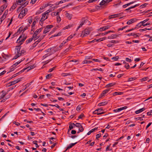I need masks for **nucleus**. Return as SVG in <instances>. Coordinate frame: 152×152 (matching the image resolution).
I'll use <instances>...</instances> for the list:
<instances>
[{
	"instance_id": "nucleus-1",
	"label": "nucleus",
	"mask_w": 152,
	"mask_h": 152,
	"mask_svg": "<svg viewBox=\"0 0 152 152\" xmlns=\"http://www.w3.org/2000/svg\"><path fill=\"white\" fill-rule=\"evenodd\" d=\"M91 28L86 29L85 30L82 31L81 36L83 37L86 36V35L89 34L91 30Z\"/></svg>"
},
{
	"instance_id": "nucleus-2",
	"label": "nucleus",
	"mask_w": 152,
	"mask_h": 152,
	"mask_svg": "<svg viewBox=\"0 0 152 152\" xmlns=\"http://www.w3.org/2000/svg\"><path fill=\"white\" fill-rule=\"evenodd\" d=\"M123 14H124V13L122 12H121L120 13L113 15L110 16H109V18L110 19H111L112 18L119 17L120 16H123Z\"/></svg>"
},
{
	"instance_id": "nucleus-3",
	"label": "nucleus",
	"mask_w": 152,
	"mask_h": 152,
	"mask_svg": "<svg viewBox=\"0 0 152 152\" xmlns=\"http://www.w3.org/2000/svg\"><path fill=\"white\" fill-rule=\"evenodd\" d=\"M53 26L52 25H48L46 26V28L44 29L43 31L44 34H45L50 31V29L53 27Z\"/></svg>"
},
{
	"instance_id": "nucleus-4",
	"label": "nucleus",
	"mask_w": 152,
	"mask_h": 152,
	"mask_svg": "<svg viewBox=\"0 0 152 152\" xmlns=\"http://www.w3.org/2000/svg\"><path fill=\"white\" fill-rule=\"evenodd\" d=\"M127 107V106H124L122 107H121L119 108L114 109L113 110V111L115 113L118 112L123 110L126 109Z\"/></svg>"
},
{
	"instance_id": "nucleus-5",
	"label": "nucleus",
	"mask_w": 152,
	"mask_h": 152,
	"mask_svg": "<svg viewBox=\"0 0 152 152\" xmlns=\"http://www.w3.org/2000/svg\"><path fill=\"white\" fill-rule=\"evenodd\" d=\"M122 2L121 0H118L115 2V4L113 5V7L115 8L118 7L121 5Z\"/></svg>"
},
{
	"instance_id": "nucleus-6",
	"label": "nucleus",
	"mask_w": 152,
	"mask_h": 152,
	"mask_svg": "<svg viewBox=\"0 0 152 152\" xmlns=\"http://www.w3.org/2000/svg\"><path fill=\"white\" fill-rule=\"evenodd\" d=\"M1 93H2L1 95L0 96V99H2L8 93V91L6 92L4 90H2L1 92Z\"/></svg>"
},
{
	"instance_id": "nucleus-7",
	"label": "nucleus",
	"mask_w": 152,
	"mask_h": 152,
	"mask_svg": "<svg viewBox=\"0 0 152 152\" xmlns=\"http://www.w3.org/2000/svg\"><path fill=\"white\" fill-rule=\"evenodd\" d=\"M110 90V89H107L103 91L102 93H101L100 96L99 97V98H101L102 96H104V95L106 94Z\"/></svg>"
},
{
	"instance_id": "nucleus-8",
	"label": "nucleus",
	"mask_w": 152,
	"mask_h": 152,
	"mask_svg": "<svg viewBox=\"0 0 152 152\" xmlns=\"http://www.w3.org/2000/svg\"><path fill=\"white\" fill-rule=\"evenodd\" d=\"M112 26L109 25L106 26H104L102 28H100V30L101 31H105L106 30L108 29Z\"/></svg>"
},
{
	"instance_id": "nucleus-9",
	"label": "nucleus",
	"mask_w": 152,
	"mask_h": 152,
	"mask_svg": "<svg viewBox=\"0 0 152 152\" xmlns=\"http://www.w3.org/2000/svg\"><path fill=\"white\" fill-rule=\"evenodd\" d=\"M48 18V17L47 15H46L44 13L42 14V17L41 18L40 21L41 22H43L46 19Z\"/></svg>"
},
{
	"instance_id": "nucleus-10",
	"label": "nucleus",
	"mask_w": 152,
	"mask_h": 152,
	"mask_svg": "<svg viewBox=\"0 0 152 152\" xmlns=\"http://www.w3.org/2000/svg\"><path fill=\"white\" fill-rule=\"evenodd\" d=\"M136 20V19L135 18L132 19L128 20L126 23V24L128 25H130L132 23L135 22Z\"/></svg>"
},
{
	"instance_id": "nucleus-11",
	"label": "nucleus",
	"mask_w": 152,
	"mask_h": 152,
	"mask_svg": "<svg viewBox=\"0 0 152 152\" xmlns=\"http://www.w3.org/2000/svg\"><path fill=\"white\" fill-rule=\"evenodd\" d=\"M7 7V5L6 4H4L1 6L0 7V10L2 12H3L6 9Z\"/></svg>"
},
{
	"instance_id": "nucleus-12",
	"label": "nucleus",
	"mask_w": 152,
	"mask_h": 152,
	"mask_svg": "<svg viewBox=\"0 0 152 152\" xmlns=\"http://www.w3.org/2000/svg\"><path fill=\"white\" fill-rule=\"evenodd\" d=\"M118 36L117 34H113L111 36H108L107 38L108 39H113L116 38Z\"/></svg>"
},
{
	"instance_id": "nucleus-13",
	"label": "nucleus",
	"mask_w": 152,
	"mask_h": 152,
	"mask_svg": "<svg viewBox=\"0 0 152 152\" xmlns=\"http://www.w3.org/2000/svg\"><path fill=\"white\" fill-rule=\"evenodd\" d=\"M104 1H104V0H103L101 1L99 4V5L102 6L103 8H106V6Z\"/></svg>"
},
{
	"instance_id": "nucleus-14",
	"label": "nucleus",
	"mask_w": 152,
	"mask_h": 152,
	"mask_svg": "<svg viewBox=\"0 0 152 152\" xmlns=\"http://www.w3.org/2000/svg\"><path fill=\"white\" fill-rule=\"evenodd\" d=\"M145 107H143L142 108L136 111L135 113L136 114H137L145 110Z\"/></svg>"
},
{
	"instance_id": "nucleus-15",
	"label": "nucleus",
	"mask_w": 152,
	"mask_h": 152,
	"mask_svg": "<svg viewBox=\"0 0 152 152\" xmlns=\"http://www.w3.org/2000/svg\"><path fill=\"white\" fill-rule=\"evenodd\" d=\"M77 142H76L75 143H72L69 144L67 147V149H69L71 148H72L73 146H74L77 143Z\"/></svg>"
},
{
	"instance_id": "nucleus-16",
	"label": "nucleus",
	"mask_w": 152,
	"mask_h": 152,
	"mask_svg": "<svg viewBox=\"0 0 152 152\" xmlns=\"http://www.w3.org/2000/svg\"><path fill=\"white\" fill-rule=\"evenodd\" d=\"M108 102H102L99 103L98 104V106H104L106 105L107 104Z\"/></svg>"
},
{
	"instance_id": "nucleus-17",
	"label": "nucleus",
	"mask_w": 152,
	"mask_h": 152,
	"mask_svg": "<svg viewBox=\"0 0 152 152\" xmlns=\"http://www.w3.org/2000/svg\"><path fill=\"white\" fill-rule=\"evenodd\" d=\"M38 34H36V33H34L32 37L33 39L34 38H36V39H37L39 38V36H37Z\"/></svg>"
},
{
	"instance_id": "nucleus-18",
	"label": "nucleus",
	"mask_w": 152,
	"mask_h": 152,
	"mask_svg": "<svg viewBox=\"0 0 152 152\" xmlns=\"http://www.w3.org/2000/svg\"><path fill=\"white\" fill-rule=\"evenodd\" d=\"M66 17H67L69 20H71L72 17V15L69 14V13L67 12L66 15Z\"/></svg>"
},
{
	"instance_id": "nucleus-19",
	"label": "nucleus",
	"mask_w": 152,
	"mask_h": 152,
	"mask_svg": "<svg viewBox=\"0 0 152 152\" xmlns=\"http://www.w3.org/2000/svg\"><path fill=\"white\" fill-rule=\"evenodd\" d=\"M21 46L20 45H19L18 46H16V49L17 50V53H19L20 52V49L21 48Z\"/></svg>"
},
{
	"instance_id": "nucleus-20",
	"label": "nucleus",
	"mask_w": 152,
	"mask_h": 152,
	"mask_svg": "<svg viewBox=\"0 0 152 152\" xmlns=\"http://www.w3.org/2000/svg\"><path fill=\"white\" fill-rule=\"evenodd\" d=\"M17 82H16V81L15 80L12 81L8 83V84L9 85L8 86H10L13 85H15V84L17 83Z\"/></svg>"
},
{
	"instance_id": "nucleus-21",
	"label": "nucleus",
	"mask_w": 152,
	"mask_h": 152,
	"mask_svg": "<svg viewBox=\"0 0 152 152\" xmlns=\"http://www.w3.org/2000/svg\"><path fill=\"white\" fill-rule=\"evenodd\" d=\"M72 125L74 126H76V127H79L81 126V124L80 123H76V124H75L74 123H72Z\"/></svg>"
},
{
	"instance_id": "nucleus-22",
	"label": "nucleus",
	"mask_w": 152,
	"mask_h": 152,
	"mask_svg": "<svg viewBox=\"0 0 152 152\" xmlns=\"http://www.w3.org/2000/svg\"><path fill=\"white\" fill-rule=\"evenodd\" d=\"M115 84L114 83H111L109 84H108L106 86H105V87L106 88H109L110 87H112L113 85H114Z\"/></svg>"
},
{
	"instance_id": "nucleus-23",
	"label": "nucleus",
	"mask_w": 152,
	"mask_h": 152,
	"mask_svg": "<svg viewBox=\"0 0 152 152\" xmlns=\"http://www.w3.org/2000/svg\"><path fill=\"white\" fill-rule=\"evenodd\" d=\"M74 24L72 23L71 24H70L69 25L66 26L65 28H64L65 29H68L70 28L73 27L74 26Z\"/></svg>"
},
{
	"instance_id": "nucleus-24",
	"label": "nucleus",
	"mask_w": 152,
	"mask_h": 152,
	"mask_svg": "<svg viewBox=\"0 0 152 152\" xmlns=\"http://www.w3.org/2000/svg\"><path fill=\"white\" fill-rule=\"evenodd\" d=\"M75 126L72 125V123H70L69 124V129H68V131L71 130Z\"/></svg>"
},
{
	"instance_id": "nucleus-25",
	"label": "nucleus",
	"mask_w": 152,
	"mask_h": 152,
	"mask_svg": "<svg viewBox=\"0 0 152 152\" xmlns=\"http://www.w3.org/2000/svg\"><path fill=\"white\" fill-rule=\"evenodd\" d=\"M103 110L101 108H98V109L96 110H95L93 112V114H97L98 113H99L97 112V111H99V110Z\"/></svg>"
},
{
	"instance_id": "nucleus-26",
	"label": "nucleus",
	"mask_w": 152,
	"mask_h": 152,
	"mask_svg": "<svg viewBox=\"0 0 152 152\" xmlns=\"http://www.w3.org/2000/svg\"><path fill=\"white\" fill-rule=\"evenodd\" d=\"M38 44V43L37 42H35L33 44L31 47V49H33L34 47H35Z\"/></svg>"
},
{
	"instance_id": "nucleus-27",
	"label": "nucleus",
	"mask_w": 152,
	"mask_h": 152,
	"mask_svg": "<svg viewBox=\"0 0 152 152\" xmlns=\"http://www.w3.org/2000/svg\"><path fill=\"white\" fill-rule=\"evenodd\" d=\"M92 62V61H91L84 60L83 61L82 64H90Z\"/></svg>"
},
{
	"instance_id": "nucleus-28",
	"label": "nucleus",
	"mask_w": 152,
	"mask_h": 152,
	"mask_svg": "<svg viewBox=\"0 0 152 152\" xmlns=\"http://www.w3.org/2000/svg\"><path fill=\"white\" fill-rule=\"evenodd\" d=\"M95 9L96 10V11L97 10H100L103 8V7L101 6H95Z\"/></svg>"
},
{
	"instance_id": "nucleus-29",
	"label": "nucleus",
	"mask_w": 152,
	"mask_h": 152,
	"mask_svg": "<svg viewBox=\"0 0 152 152\" xmlns=\"http://www.w3.org/2000/svg\"><path fill=\"white\" fill-rule=\"evenodd\" d=\"M21 56V54H19V53H17V54L15 56L13 57L12 60L16 59L18 58V57H20Z\"/></svg>"
},
{
	"instance_id": "nucleus-30",
	"label": "nucleus",
	"mask_w": 152,
	"mask_h": 152,
	"mask_svg": "<svg viewBox=\"0 0 152 152\" xmlns=\"http://www.w3.org/2000/svg\"><path fill=\"white\" fill-rule=\"evenodd\" d=\"M33 38H32V37L31 38H29L28 40H27L26 41V43L27 44L31 42L33 40Z\"/></svg>"
},
{
	"instance_id": "nucleus-31",
	"label": "nucleus",
	"mask_w": 152,
	"mask_h": 152,
	"mask_svg": "<svg viewBox=\"0 0 152 152\" xmlns=\"http://www.w3.org/2000/svg\"><path fill=\"white\" fill-rule=\"evenodd\" d=\"M28 1H27L24 3L22 4L21 6L23 8L25 7L28 4Z\"/></svg>"
},
{
	"instance_id": "nucleus-32",
	"label": "nucleus",
	"mask_w": 152,
	"mask_h": 152,
	"mask_svg": "<svg viewBox=\"0 0 152 152\" xmlns=\"http://www.w3.org/2000/svg\"><path fill=\"white\" fill-rule=\"evenodd\" d=\"M15 67V66H13V65H12L10 67V71L8 72H7V73H9L10 72H11L12 71H13L14 70V68Z\"/></svg>"
},
{
	"instance_id": "nucleus-33",
	"label": "nucleus",
	"mask_w": 152,
	"mask_h": 152,
	"mask_svg": "<svg viewBox=\"0 0 152 152\" xmlns=\"http://www.w3.org/2000/svg\"><path fill=\"white\" fill-rule=\"evenodd\" d=\"M42 28H41L39 29H37L34 33H36V34H38V33H40L41 31Z\"/></svg>"
},
{
	"instance_id": "nucleus-34",
	"label": "nucleus",
	"mask_w": 152,
	"mask_h": 152,
	"mask_svg": "<svg viewBox=\"0 0 152 152\" xmlns=\"http://www.w3.org/2000/svg\"><path fill=\"white\" fill-rule=\"evenodd\" d=\"M82 21L81 22H83V24L84 23H86L87 21H88V20L87 19H86V18H82Z\"/></svg>"
},
{
	"instance_id": "nucleus-35",
	"label": "nucleus",
	"mask_w": 152,
	"mask_h": 152,
	"mask_svg": "<svg viewBox=\"0 0 152 152\" xmlns=\"http://www.w3.org/2000/svg\"><path fill=\"white\" fill-rule=\"evenodd\" d=\"M123 94V93L121 92H115L113 94V95H121Z\"/></svg>"
},
{
	"instance_id": "nucleus-36",
	"label": "nucleus",
	"mask_w": 152,
	"mask_h": 152,
	"mask_svg": "<svg viewBox=\"0 0 152 152\" xmlns=\"http://www.w3.org/2000/svg\"><path fill=\"white\" fill-rule=\"evenodd\" d=\"M56 20L58 23H59L61 21V18L59 15L57 16Z\"/></svg>"
},
{
	"instance_id": "nucleus-37",
	"label": "nucleus",
	"mask_w": 152,
	"mask_h": 152,
	"mask_svg": "<svg viewBox=\"0 0 152 152\" xmlns=\"http://www.w3.org/2000/svg\"><path fill=\"white\" fill-rule=\"evenodd\" d=\"M19 75H20L19 72H18V73L12 76L11 77H10V79H11L14 77H15Z\"/></svg>"
},
{
	"instance_id": "nucleus-38",
	"label": "nucleus",
	"mask_w": 152,
	"mask_h": 152,
	"mask_svg": "<svg viewBox=\"0 0 152 152\" xmlns=\"http://www.w3.org/2000/svg\"><path fill=\"white\" fill-rule=\"evenodd\" d=\"M23 8L21 6L19 7L18 9L17 10V12L18 13L19 12L21 11L23 9Z\"/></svg>"
},
{
	"instance_id": "nucleus-39",
	"label": "nucleus",
	"mask_w": 152,
	"mask_h": 152,
	"mask_svg": "<svg viewBox=\"0 0 152 152\" xmlns=\"http://www.w3.org/2000/svg\"><path fill=\"white\" fill-rule=\"evenodd\" d=\"M142 26H143V23H141V22L140 23H138L136 26V27H138L139 28V27H141Z\"/></svg>"
},
{
	"instance_id": "nucleus-40",
	"label": "nucleus",
	"mask_w": 152,
	"mask_h": 152,
	"mask_svg": "<svg viewBox=\"0 0 152 152\" xmlns=\"http://www.w3.org/2000/svg\"><path fill=\"white\" fill-rule=\"evenodd\" d=\"M137 79L136 77H132L130 78H129L128 79V81H132L133 80H135Z\"/></svg>"
},
{
	"instance_id": "nucleus-41",
	"label": "nucleus",
	"mask_w": 152,
	"mask_h": 152,
	"mask_svg": "<svg viewBox=\"0 0 152 152\" xmlns=\"http://www.w3.org/2000/svg\"><path fill=\"white\" fill-rule=\"evenodd\" d=\"M16 7V4H13L12 7L10 8V10H14Z\"/></svg>"
},
{
	"instance_id": "nucleus-42",
	"label": "nucleus",
	"mask_w": 152,
	"mask_h": 152,
	"mask_svg": "<svg viewBox=\"0 0 152 152\" xmlns=\"http://www.w3.org/2000/svg\"><path fill=\"white\" fill-rule=\"evenodd\" d=\"M24 41V39H22L21 40H20L18 42L17 41V42L19 44H20V45H21L23 43Z\"/></svg>"
},
{
	"instance_id": "nucleus-43",
	"label": "nucleus",
	"mask_w": 152,
	"mask_h": 152,
	"mask_svg": "<svg viewBox=\"0 0 152 152\" xmlns=\"http://www.w3.org/2000/svg\"><path fill=\"white\" fill-rule=\"evenodd\" d=\"M30 26V25L28 24L27 26H26L23 29V31H24L28 28V27Z\"/></svg>"
},
{
	"instance_id": "nucleus-44",
	"label": "nucleus",
	"mask_w": 152,
	"mask_h": 152,
	"mask_svg": "<svg viewBox=\"0 0 152 152\" xmlns=\"http://www.w3.org/2000/svg\"><path fill=\"white\" fill-rule=\"evenodd\" d=\"M23 60H21V61H18L17 62H15L13 65V66H17L18 64H19L21 61H23Z\"/></svg>"
},
{
	"instance_id": "nucleus-45",
	"label": "nucleus",
	"mask_w": 152,
	"mask_h": 152,
	"mask_svg": "<svg viewBox=\"0 0 152 152\" xmlns=\"http://www.w3.org/2000/svg\"><path fill=\"white\" fill-rule=\"evenodd\" d=\"M113 1V0H104L105 1L104 2L105 3V4L106 5V6H107V4L110 2L112 1Z\"/></svg>"
},
{
	"instance_id": "nucleus-46",
	"label": "nucleus",
	"mask_w": 152,
	"mask_h": 152,
	"mask_svg": "<svg viewBox=\"0 0 152 152\" xmlns=\"http://www.w3.org/2000/svg\"><path fill=\"white\" fill-rule=\"evenodd\" d=\"M6 18V17L2 15L1 18L0 19V20L1 21V23H2V21Z\"/></svg>"
},
{
	"instance_id": "nucleus-47",
	"label": "nucleus",
	"mask_w": 152,
	"mask_h": 152,
	"mask_svg": "<svg viewBox=\"0 0 152 152\" xmlns=\"http://www.w3.org/2000/svg\"><path fill=\"white\" fill-rule=\"evenodd\" d=\"M34 68V65H31V66H29L28 67H27V69H28V70H30L31 69H33Z\"/></svg>"
},
{
	"instance_id": "nucleus-48",
	"label": "nucleus",
	"mask_w": 152,
	"mask_h": 152,
	"mask_svg": "<svg viewBox=\"0 0 152 152\" xmlns=\"http://www.w3.org/2000/svg\"><path fill=\"white\" fill-rule=\"evenodd\" d=\"M63 3V1L62 0H61L59 2H56V3L55 4L56 5H58L60 4Z\"/></svg>"
},
{
	"instance_id": "nucleus-49",
	"label": "nucleus",
	"mask_w": 152,
	"mask_h": 152,
	"mask_svg": "<svg viewBox=\"0 0 152 152\" xmlns=\"http://www.w3.org/2000/svg\"><path fill=\"white\" fill-rule=\"evenodd\" d=\"M59 13V12H53L52 13V15H53H53L54 16H57L58 15Z\"/></svg>"
},
{
	"instance_id": "nucleus-50",
	"label": "nucleus",
	"mask_w": 152,
	"mask_h": 152,
	"mask_svg": "<svg viewBox=\"0 0 152 152\" xmlns=\"http://www.w3.org/2000/svg\"><path fill=\"white\" fill-rule=\"evenodd\" d=\"M148 79V77H145L141 79V80L142 82L145 81H146Z\"/></svg>"
},
{
	"instance_id": "nucleus-51",
	"label": "nucleus",
	"mask_w": 152,
	"mask_h": 152,
	"mask_svg": "<svg viewBox=\"0 0 152 152\" xmlns=\"http://www.w3.org/2000/svg\"><path fill=\"white\" fill-rule=\"evenodd\" d=\"M37 141H34L33 142V143L34 144H35L36 146V148H38L39 146L37 144Z\"/></svg>"
},
{
	"instance_id": "nucleus-52",
	"label": "nucleus",
	"mask_w": 152,
	"mask_h": 152,
	"mask_svg": "<svg viewBox=\"0 0 152 152\" xmlns=\"http://www.w3.org/2000/svg\"><path fill=\"white\" fill-rule=\"evenodd\" d=\"M147 4H148L147 3H144L142 4V5H140V7L141 8H143L144 7H146L147 5Z\"/></svg>"
},
{
	"instance_id": "nucleus-53",
	"label": "nucleus",
	"mask_w": 152,
	"mask_h": 152,
	"mask_svg": "<svg viewBox=\"0 0 152 152\" xmlns=\"http://www.w3.org/2000/svg\"><path fill=\"white\" fill-rule=\"evenodd\" d=\"M110 42L112 43H118V41L116 40H111L110 41Z\"/></svg>"
},
{
	"instance_id": "nucleus-54",
	"label": "nucleus",
	"mask_w": 152,
	"mask_h": 152,
	"mask_svg": "<svg viewBox=\"0 0 152 152\" xmlns=\"http://www.w3.org/2000/svg\"><path fill=\"white\" fill-rule=\"evenodd\" d=\"M83 25V22H81V23L79 25V26L77 28V29L76 30L77 31L78 30V29L81 27Z\"/></svg>"
},
{
	"instance_id": "nucleus-55",
	"label": "nucleus",
	"mask_w": 152,
	"mask_h": 152,
	"mask_svg": "<svg viewBox=\"0 0 152 152\" xmlns=\"http://www.w3.org/2000/svg\"><path fill=\"white\" fill-rule=\"evenodd\" d=\"M52 75L51 74H49L47 75L46 76V79H48L50 78V77L52 76Z\"/></svg>"
},
{
	"instance_id": "nucleus-56",
	"label": "nucleus",
	"mask_w": 152,
	"mask_h": 152,
	"mask_svg": "<svg viewBox=\"0 0 152 152\" xmlns=\"http://www.w3.org/2000/svg\"><path fill=\"white\" fill-rule=\"evenodd\" d=\"M8 10H6L4 12V14H3V15L6 17V15H7L8 14Z\"/></svg>"
},
{
	"instance_id": "nucleus-57",
	"label": "nucleus",
	"mask_w": 152,
	"mask_h": 152,
	"mask_svg": "<svg viewBox=\"0 0 152 152\" xmlns=\"http://www.w3.org/2000/svg\"><path fill=\"white\" fill-rule=\"evenodd\" d=\"M79 127V130L80 131V132H83L84 129L82 125H81V126H80V127Z\"/></svg>"
},
{
	"instance_id": "nucleus-58",
	"label": "nucleus",
	"mask_w": 152,
	"mask_h": 152,
	"mask_svg": "<svg viewBox=\"0 0 152 152\" xmlns=\"http://www.w3.org/2000/svg\"><path fill=\"white\" fill-rule=\"evenodd\" d=\"M51 55V54H49V53H47V54H45V55H44L43 56V58H46V57H47L50 56V55Z\"/></svg>"
},
{
	"instance_id": "nucleus-59",
	"label": "nucleus",
	"mask_w": 152,
	"mask_h": 152,
	"mask_svg": "<svg viewBox=\"0 0 152 152\" xmlns=\"http://www.w3.org/2000/svg\"><path fill=\"white\" fill-rule=\"evenodd\" d=\"M139 5H140L139 4H136L133 6H131V7H130V8H131V9H133V8L136 7H137L139 6Z\"/></svg>"
},
{
	"instance_id": "nucleus-60",
	"label": "nucleus",
	"mask_w": 152,
	"mask_h": 152,
	"mask_svg": "<svg viewBox=\"0 0 152 152\" xmlns=\"http://www.w3.org/2000/svg\"><path fill=\"white\" fill-rule=\"evenodd\" d=\"M73 37V36L72 35H70L67 37V40H68V41L70 40Z\"/></svg>"
},
{
	"instance_id": "nucleus-61",
	"label": "nucleus",
	"mask_w": 152,
	"mask_h": 152,
	"mask_svg": "<svg viewBox=\"0 0 152 152\" xmlns=\"http://www.w3.org/2000/svg\"><path fill=\"white\" fill-rule=\"evenodd\" d=\"M23 1H24V0H18V1H17V4H18L20 5V3Z\"/></svg>"
},
{
	"instance_id": "nucleus-62",
	"label": "nucleus",
	"mask_w": 152,
	"mask_h": 152,
	"mask_svg": "<svg viewBox=\"0 0 152 152\" xmlns=\"http://www.w3.org/2000/svg\"><path fill=\"white\" fill-rule=\"evenodd\" d=\"M124 67L127 69H129V68L130 66L129 64H126L125 65Z\"/></svg>"
},
{
	"instance_id": "nucleus-63",
	"label": "nucleus",
	"mask_w": 152,
	"mask_h": 152,
	"mask_svg": "<svg viewBox=\"0 0 152 152\" xmlns=\"http://www.w3.org/2000/svg\"><path fill=\"white\" fill-rule=\"evenodd\" d=\"M101 136V134L100 133L97 134L96 135V139H98Z\"/></svg>"
},
{
	"instance_id": "nucleus-64",
	"label": "nucleus",
	"mask_w": 152,
	"mask_h": 152,
	"mask_svg": "<svg viewBox=\"0 0 152 152\" xmlns=\"http://www.w3.org/2000/svg\"><path fill=\"white\" fill-rule=\"evenodd\" d=\"M24 17V15L20 13L18 16V18H22Z\"/></svg>"
}]
</instances>
